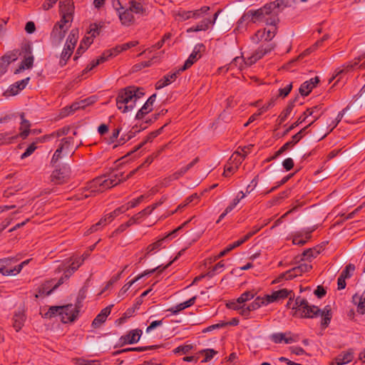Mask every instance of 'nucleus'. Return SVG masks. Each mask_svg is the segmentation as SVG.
Instances as JSON below:
<instances>
[{
    "label": "nucleus",
    "instance_id": "obj_1",
    "mask_svg": "<svg viewBox=\"0 0 365 365\" xmlns=\"http://www.w3.org/2000/svg\"><path fill=\"white\" fill-rule=\"evenodd\" d=\"M288 298L289 301L287 303V307L295 310L293 316H299L301 318H315L320 316L322 317L321 326L323 328L329 326L332 317L329 306H326L321 310L318 307L309 305L306 299L301 298L300 297H297L294 303H293L294 294Z\"/></svg>",
    "mask_w": 365,
    "mask_h": 365
},
{
    "label": "nucleus",
    "instance_id": "obj_2",
    "mask_svg": "<svg viewBox=\"0 0 365 365\" xmlns=\"http://www.w3.org/2000/svg\"><path fill=\"white\" fill-rule=\"evenodd\" d=\"M243 21H249L253 24L265 23L267 25L277 26L279 19L270 4L268 3L258 9H251L244 13L238 24H242Z\"/></svg>",
    "mask_w": 365,
    "mask_h": 365
},
{
    "label": "nucleus",
    "instance_id": "obj_3",
    "mask_svg": "<svg viewBox=\"0 0 365 365\" xmlns=\"http://www.w3.org/2000/svg\"><path fill=\"white\" fill-rule=\"evenodd\" d=\"M144 96L143 89L135 86H128L118 91L116 98V106L123 113L132 110L137 101Z\"/></svg>",
    "mask_w": 365,
    "mask_h": 365
},
{
    "label": "nucleus",
    "instance_id": "obj_4",
    "mask_svg": "<svg viewBox=\"0 0 365 365\" xmlns=\"http://www.w3.org/2000/svg\"><path fill=\"white\" fill-rule=\"evenodd\" d=\"M123 181L125 180H123V173L112 175L110 178H106L105 176L98 177L88 183L86 187L90 193L86 194L85 197H88L93 194L103 192Z\"/></svg>",
    "mask_w": 365,
    "mask_h": 365
},
{
    "label": "nucleus",
    "instance_id": "obj_5",
    "mask_svg": "<svg viewBox=\"0 0 365 365\" xmlns=\"http://www.w3.org/2000/svg\"><path fill=\"white\" fill-rule=\"evenodd\" d=\"M79 307L75 304H68L64 306L51 307L45 314L46 317L52 318L55 316H60L61 321L63 324L74 322L78 315Z\"/></svg>",
    "mask_w": 365,
    "mask_h": 365
},
{
    "label": "nucleus",
    "instance_id": "obj_6",
    "mask_svg": "<svg viewBox=\"0 0 365 365\" xmlns=\"http://www.w3.org/2000/svg\"><path fill=\"white\" fill-rule=\"evenodd\" d=\"M276 45L274 43L262 44L251 56L246 59H242L240 57H236L233 59V63H237L238 61H242L247 66H252L258 60L261 59L266 54L270 53L275 48Z\"/></svg>",
    "mask_w": 365,
    "mask_h": 365
},
{
    "label": "nucleus",
    "instance_id": "obj_7",
    "mask_svg": "<svg viewBox=\"0 0 365 365\" xmlns=\"http://www.w3.org/2000/svg\"><path fill=\"white\" fill-rule=\"evenodd\" d=\"M71 24L61 20L58 21L53 26L51 33V41L53 45L58 46L65 37L67 31L71 27Z\"/></svg>",
    "mask_w": 365,
    "mask_h": 365
},
{
    "label": "nucleus",
    "instance_id": "obj_8",
    "mask_svg": "<svg viewBox=\"0 0 365 365\" xmlns=\"http://www.w3.org/2000/svg\"><path fill=\"white\" fill-rule=\"evenodd\" d=\"M71 168L68 165L56 168L51 175V181L56 185L66 182L70 178Z\"/></svg>",
    "mask_w": 365,
    "mask_h": 365
},
{
    "label": "nucleus",
    "instance_id": "obj_9",
    "mask_svg": "<svg viewBox=\"0 0 365 365\" xmlns=\"http://www.w3.org/2000/svg\"><path fill=\"white\" fill-rule=\"evenodd\" d=\"M59 11L61 15V20L71 24L73 19L74 6L72 0H61L59 2Z\"/></svg>",
    "mask_w": 365,
    "mask_h": 365
},
{
    "label": "nucleus",
    "instance_id": "obj_10",
    "mask_svg": "<svg viewBox=\"0 0 365 365\" xmlns=\"http://www.w3.org/2000/svg\"><path fill=\"white\" fill-rule=\"evenodd\" d=\"M22 51L27 54L24 59L21 61L19 67L16 70L15 73H19L24 69L32 68L34 64V56L31 54V46L29 44H24L22 47Z\"/></svg>",
    "mask_w": 365,
    "mask_h": 365
},
{
    "label": "nucleus",
    "instance_id": "obj_11",
    "mask_svg": "<svg viewBox=\"0 0 365 365\" xmlns=\"http://www.w3.org/2000/svg\"><path fill=\"white\" fill-rule=\"evenodd\" d=\"M272 29H263V30H259L257 31L255 34L252 37V41L254 43H257L260 41H271L276 34L277 32V27L276 26H273Z\"/></svg>",
    "mask_w": 365,
    "mask_h": 365
},
{
    "label": "nucleus",
    "instance_id": "obj_12",
    "mask_svg": "<svg viewBox=\"0 0 365 365\" xmlns=\"http://www.w3.org/2000/svg\"><path fill=\"white\" fill-rule=\"evenodd\" d=\"M271 340L275 344H279L284 341L285 344H291L298 340L297 335L292 334L291 332L287 333H274L270 336Z\"/></svg>",
    "mask_w": 365,
    "mask_h": 365
},
{
    "label": "nucleus",
    "instance_id": "obj_13",
    "mask_svg": "<svg viewBox=\"0 0 365 365\" xmlns=\"http://www.w3.org/2000/svg\"><path fill=\"white\" fill-rule=\"evenodd\" d=\"M182 71H181L180 68L171 73L164 76L161 79L158 81V82L155 84V88L157 90L161 89L168 86L171 83L174 82L178 77V76L180 74V73Z\"/></svg>",
    "mask_w": 365,
    "mask_h": 365
},
{
    "label": "nucleus",
    "instance_id": "obj_14",
    "mask_svg": "<svg viewBox=\"0 0 365 365\" xmlns=\"http://www.w3.org/2000/svg\"><path fill=\"white\" fill-rule=\"evenodd\" d=\"M354 359V351L351 349L341 352L330 363V365H344L351 362Z\"/></svg>",
    "mask_w": 365,
    "mask_h": 365
},
{
    "label": "nucleus",
    "instance_id": "obj_15",
    "mask_svg": "<svg viewBox=\"0 0 365 365\" xmlns=\"http://www.w3.org/2000/svg\"><path fill=\"white\" fill-rule=\"evenodd\" d=\"M205 46L202 43L197 44L192 53L190 55L188 58L185 61L184 65L181 67V71H185L186 69L189 68L197 59H199L201 56L200 54V51L202 48H203Z\"/></svg>",
    "mask_w": 365,
    "mask_h": 365
},
{
    "label": "nucleus",
    "instance_id": "obj_16",
    "mask_svg": "<svg viewBox=\"0 0 365 365\" xmlns=\"http://www.w3.org/2000/svg\"><path fill=\"white\" fill-rule=\"evenodd\" d=\"M319 82V78L318 76H315L314 78L304 82L299 87V93L302 96H307L312 91V89L317 86Z\"/></svg>",
    "mask_w": 365,
    "mask_h": 365
},
{
    "label": "nucleus",
    "instance_id": "obj_17",
    "mask_svg": "<svg viewBox=\"0 0 365 365\" xmlns=\"http://www.w3.org/2000/svg\"><path fill=\"white\" fill-rule=\"evenodd\" d=\"M141 334L142 331L140 329H133L130 331L127 334L122 336L120 341L122 344H135L139 341Z\"/></svg>",
    "mask_w": 365,
    "mask_h": 365
},
{
    "label": "nucleus",
    "instance_id": "obj_18",
    "mask_svg": "<svg viewBox=\"0 0 365 365\" xmlns=\"http://www.w3.org/2000/svg\"><path fill=\"white\" fill-rule=\"evenodd\" d=\"M156 98V94L150 96L142 108L138 111L135 118L138 120L143 118V117L153 110V103Z\"/></svg>",
    "mask_w": 365,
    "mask_h": 365
},
{
    "label": "nucleus",
    "instance_id": "obj_19",
    "mask_svg": "<svg viewBox=\"0 0 365 365\" xmlns=\"http://www.w3.org/2000/svg\"><path fill=\"white\" fill-rule=\"evenodd\" d=\"M82 144L81 141L76 145V148L72 151L74 145V139L73 137H66L61 140L59 147L64 151L65 154H73L76 150Z\"/></svg>",
    "mask_w": 365,
    "mask_h": 365
},
{
    "label": "nucleus",
    "instance_id": "obj_20",
    "mask_svg": "<svg viewBox=\"0 0 365 365\" xmlns=\"http://www.w3.org/2000/svg\"><path fill=\"white\" fill-rule=\"evenodd\" d=\"M293 294L292 290L287 289H282L277 291L273 292L270 295L267 296V303H272L279 299L288 298L290 295Z\"/></svg>",
    "mask_w": 365,
    "mask_h": 365
},
{
    "label": "nucleus",
    "instance_id": "obj_21",
    "mask_svg": "<svg viewBox=\"0 0 365 365\" xmlns=\"http://www.w3.org/2000/svg\"><path fill=\"white\" fill-rule=\"evenodd\" d=\"M365 59V53H363L358 57L355 58L354 61L348 62L344 64L341 68H339L336 70V76L342 73H346L349 71L352 70L356 66H357L361 61Z\"/></svg>",
    "mask_w": 365,
    "mask_h": 365
},
{
    "label": "nucleus",
    "instance_id": "obj_22",
    "mask_svg": "<svg viewBox=\"0 0 365 365\" xmlns=\"http://www.w3.org/2000/svg\"><path fill=\"white\" fill-rule=\"evenodd\" d=\"M120 9L123 11H120L119 9H117L121 24L126 26L131 25L134 22V16L133 12L128 8L124 9L122 6H120Z\"/></svg>",
    "mask_w": 365,
    "mask_h": 365
},
{
    "label": "nucleus",
    "instance_id": "obj_23",
    "mask_svg": "<svg viewBox=\"0 0 365 365\" xmlns=\"http://www.w3.org/2000/svg\"><path fill=\"white\" fill-rule=\"evenodd\" d=\"M296 0H276L270 2V6L273 9L274 11L277 13V16L279 14L287 7H290L295 2Z\"/></svg>",
    "mask_w": 365,
    "mask_h": 365
},
{
    "label": "nucleus",
    "instance_id": "obj_24",
    "mask_svg": "<svg viewBox=\"0 0 365 365\" xmlns=\"http://www.w3.org/2000/svg\"><path fill=\"white\" fill-rule=\"evenodd\" d=\"M20 55L19 50H13L6 53L4 55L0 61H1L2 66H4V70H6V67L11 63L18 59V56Z\"/></svg>",
    "mask_w": 365,
    "mask_h": 365
},
{
    "label": "nucleus",
    "instance_id": "obj_25",
    "mask_svg": "<svg viewBox=\"0 0 365 365\" xmlns=\"http://www.w3.org/2000/svg\"><path fill=\"white\" fill-rule=\"evenodd\" d=\"M199 158H195L191 163L187 164L186 166L181 168L179 170L175 172L172 175L169 177L170 180H175L185 175L190 169H191L197 162Z\"/></svg>",
    "mask_w": 365,
    "mask_h": 365
},
{
    "label": "nucleus",
    "instance_id": "obj_26",
    "mask_svg": "<svg viewBox=\"0 0 365 365\" xmlns=\"http://www.w3.org/2000/svg\"><path fill=\"white\" fill-rule=\"evenodd\" d=\"M302 273L301 272L298 266H296L293 267L292 269L285 272L284 273L282 274L277 279L274 280L273 283L279 282L281 279H284L286 280H290L294 279V277L297 276L302 275Z\"/></svg>",
    "mask_w": 365,
    "mask_h": 365
},
{
    "label": "nucleus",
    "instance_id": "obj_27",
    "mask_svg": "<svg viewBox=\"0 0 365 365\" xmlns=\"http://www.w3.org/2000/svg\"><path fill=\"white\" fill-rule=\"evenodd\" d=\"M352 302L357 306V312L361 314H365V291L359 295L355 294L352 297Z\"/></svg>",
    "mask_w": 365,
    "mask_h": 365
},
{
    "label": "nucleus",
    "instance_id": "obj_28",
    "mask_svg": "<svg viewBox=\"0 0 365 365\" xmlns=\"http://www.w3.org/2000/svg\"><path fill=\"white\" fill-rule=\"evenodd\" d=\"M26 320L24 312L21 310L16 312L13 317V327L16 331L21 329Z\"/></svg>",
    "mask_w": 365,
    "mask_h": 365
},
{
    "label": "nucleus",
    "instance_id": "obj_29",
    "mask_svg": "<svg viewBox=\"0 0 365 365\" xmlns=\"http://www.w3.org/2000/svg\"><path fill=\"white\" fill-rule=\"evenodd\" d=\"M166 125H167V123L165 124L163 126H162L160 128L151 132L149 135H148L146 136L145 139L141 143H140L137 147H135V148L133 150L128 153V155H130V153H133L137 151L138 150L141 148L146 143L151 142L154 138H155L158 135H159L162 133L163 128Z\"/></svg>",
    "mask_w": 365,
    "mask_h": 365
},
{
    "label": "nucleus",
    "instance_id": "obj_30",
    "mask_svg": "<svg viewBox=\"0 0 365 365\" xmlns=\"http://www.w3.org/2000/svg\"><path fill=\"white\" fill-rule=\"evenodd\" d=\"M212 26L210 19H204L195 26L189 28L187 31L190 32H197V31H205Z\"/></svg>",
    "mask_w": 365,
    "mask_h": 365
},
{
    "label": "nucleus",
    "instance_id": "obj_31",
    "mask_svg": "<svg viewBox=\"0 0 365 365\" xmlns=\"http://www.w3.org/2000/svg\"><path fill=\"white\" fill-rule=\"evenodd\" d=\"M163 346L162 345H155V346H137V347H132V348H126L121 350H118L113 352V355H118L124 352H128V351H145L147 350H151L157 348H160Z\"/></svg>",
    "mask_w": 365,
    "mask_h": 365
},
{
    "label": "nucleus",
    "instance_id": "obj_32",
    "mask_svg": "<svg viewBox=\"0 0 365 365\" xmlns=\"http://www.w3.org/2000/svg\"><path fill=\"white\" fill-rule=\"evenodd\" d=\"M20 117L21 119L20 126V130H21V132L20 133L19 135L23 139H25L30 133L31 123L29 120L25 119V114L24 113H21L20 114Z\"/></svg>",
    "mask_w": 365,
    "mask_h": 365
},
{
    "label": "nucleus",
    "instance_id": "obj_33",
    "mask_svg": "<svg viewBox=\"0 0 365 365\" xmlns=\"http://www.w3.org/2000/svg\"><path fill=\"white\" fill-rule=\"evenodd\" d=\"M30 78H26L22 79L21 81L16 82L14 84L11 85L9 89V93L12 96H15L18 94L21 91H22L28 84Z\"/></svg>",
    "mask_w": 365,
    "mask_h": 365
},
{
    "label": "nucleus",
    "instance_id": "obj_34",
    "mask_svg": "<svg viewBox=\"0 0 365 365\" xmlns=\"http://www.w3.org/2000/svg\"><path fill=\"white\" fill-rule=\"evenodd\" d=\"M73 50L74 48L70 47L69 45H64L63 49L61 53V58L59 61V65L61 67L64 66L66 64L68 60L71 56Z\"/></svg>",
    "mask_w": 365,
    "mask_h": 365
},
{
    "label": "nucleus",
    "instance_id": "obj_35",
    "mask_svg": "<svg viewBox=\"0 0 365 365\" xmlns=\"http://www.w3.org/2000/svg\"><path fill=\"white\" fill-rule=\"evenodd\" d=\"M129 7L128 9L136 14H144L145 12V9L141 4V2L136 0H130L128 2Z\"/></svg>",
    "mask_w": 365,
    "mask_h": 365
},
{
    "label": "nucleus",
    "instance_id": "obj_36",
    "mask_svg": "<svg viewBox=\"0 0 365 365\" xmlns=\"http://www.w3.org/2000/svg\"><path fill=\"white\" fill-rule=\"evenodd\" d=\"M105 54H101L96 60H93L82 71L81 76H83L88 72L93 70L95 67L101 63H104L107 60L106 59Z\"/></svg>",
    "mask_w": 365,
    "mask_h": 365
},
{
    "label": "nucleus",
    "instance_id": "obj_37",
    "mask_svg": "<svg viewBox=\"0 0 365 365\" xmlns=\"http://www.w3.org/2000/svg\"><path fill=\"white\" fill-rule=\"evenodd\" d=\"M14 259L4 258L0 259V273L4 275H12L11 269H8L7 267L11 264Z\"/></svg>",
    "mask_w": 365,
    "mask_h": 365
},
{
    "label": "nucleus",
    "instance_id": "obj_38",
    "mask_svg": "<svg viewBox=\"0 0 365 365\" xmlns=\"http://www.w3.org/2000/svg\"><path fill=\"white\" fill-rule=\"evenodd\" d=\"M108 220L107 219V217L105 215L102 218H101V220L98 222H96V224L93 225L88 230L87 234H91V233H93V232H95L101 230V228H103L106 225L110 223V222L108 221Z\"/></svg>",
    "mask_w": 365,
    "mask_h": 365
},
{
    "label": "nucleus",
    "instance_id": "obj_39",
    "mask_svg": "<svg viewBox=\"0 0 365 365\" xmlns=\"http://www.w3.org/2000/svg\"><path fill=\"white\" fill-rule=\"evenodd\" d=\"M78 39V30L73 29L69 33L65 45H69L70 47L75 48L76 44Z\"/></svg>",
    "mask_w": 365,
    "mask_h": 365
},
{
    "label": "nucleus",
    "instance_id": "obj_40",
    "mask_svg": "<svg viewBox=\"0 0 365 365\" xmlns=\"http://www.w3.org/2000/svg\"><path fill=\"white\" fill-rule=\"evenodd\" d=\"M313 230H309V231L307 232L306 239L302 238V235L300 232H296L293 236V239H292L293 244L299 245V246L304 245L306 244V242H307V240L311 237L310 233Z\"/></svg>",
    "mask_w": 365,
    "mask_h": 365
},
{
    "label": "nucleus",
    "instance_id": "obj_41",
    "mask_svg": "<svg viewBox=\"0 0 365 365\" xmlns=\"http://www.w3.org/2000/svg\"><path fill=\"white\" fill-rule=\"evenodd\" d=\"M155 158V157L152 154L150 155H149L146 159L144 161L143 163H142L140 166H138L137 168L131 170L125 177H123V180H127L128 179L130 178L131 177H133L136 173L137 171L140 168H143L145 165H149L150 164L152 163V162L153 161V160Z\"/></svg>",
    "mask_w": 365,
    "mask_h": 365
},
{
    "label": "nucleus",
    "instance_id": "obj_42",
    "mask_svg": "<svg viewBox=\"0 0 365 365\" xmlns=\"http://www.w3.org/2000/svg\"><path fill=\"white\" fill-rule=\"evenodd\" d=\"M294 102H290L279 115V124L284 123L293 110Z\"/></svg>",
    "mask_w": 365,
    "mask_h": 365
},
{
    "label": "nucleus",
    "instance_id": "obj_43",
    "mask_svg": "<svg viewBox=\"0 0 365 365\" xmlns=\"http://www.w3.org/2000/svg\"><path fill=\"white\" fill-rule=\"evenodd\" d=\"M162 202H157V203H155L150 206H148L146 208H145L144 210H141L140 212H139L138 213H137L135 215V217H137V218L138 219V220H140L141 218L147 216V215H149L152 213V212L160 205H161Z\"/></svg>",
    "mask_w": 365,
    "mask_h": 365
},
{
    "label": "nucleus",
    "instance_id": "obj_44",
    "mask_svg": "<svg viewBox=\"0 0 365 365\" xmlns=\"http://www.w3.org/2000/svg\"><path fill=\"white\" fill-rule=\"evenodd\" d=\"M268 304L269 303H267V296L264 297H258L248 305V307L250 308L251 311H254L259 309L262 305H266Z\"/></svg>",
    "mask_w": 365,
    "mask_h": 365
},
{
    "label": "nucleus",
    "instance_id": "obj_45",
    "mask_svg": "<svg viewBox=\"0 0 365 365\" xmlns=\"http://www.w3.org/2000/svg\"><path fill=\"white\" fill-rule=\"evenodd\" d=\"M176 259H177V257H175L173 261L170 262L168 264H166L162 269H160L161 266H158L153 269L144 271L143 273L138 274L137 277H135V280L138 281L142 277H143L146 275L153 274L157 270H159V272H163L164 269H167L173 263V262L175 261Z\"/></svg>",
    "mask_w": 365,
    "mask_h": 365
},
{
    "label": "nucleus",
    "instance_id": "obj_46",
    "mask_svg": "<svg viewBox=\"0 0 365 365\" xmlns=\"http://www.w3.org/2000/svg\"><path fill=\"white\" fill-rule=\"evenodd\" d=\"M129 210V207H126L125 205H122L121 207L115 209L113 212L106 214V216L107 217L108 221H110V222L120 214H122L125 212V211Z\"/></svg>",
    "mask_w": 365,
    "mask_h": 365
},
{
    "label": "nucleus",
    "instance_id": "obj_47",
    "mask_svg": "<svg viewBox=\"0 0 365 365\" xmlns=\"http://www.w3.org/2000/svg\"><path fill=\"white\" fill-rule=\"evenodd\" d=\"M129 210V207H126L125 205H122L121 207L115 209L113 212L106 214V216L107 217L108 221H110V222L120 214H122L125 212V211Z\"/></svg>",
    "mask_w": 365,
    "mask_h": 365
},
{
    "label": "nucleus",
    "instance_id": "obj_48",
    "mask_svg": "<svg viewBox=\"0 0 365 365\" xmlns=\"http://www.w3.org/2000/svg\"><path fill=\"white\" fill-rule=\"evenodd\" d=\"M129 210V207H126L125 205H122L121 207L115 209L113 212L106 214V216L107 217L108 221H110V222L120 214H122L125 212V211Z\"/></svg>",
    "mask_w": 365,
    "mask_h": 365
},
{
    "label": "nucleus",
    "instance_id": "obj_49",
    "mask_svg": "<svg viewBox=\"0 0 365 365\" xmlns=\"http://www.w3.org/2000/svg\"><path fill=\"white\" fill-rule=\"evenodd\" d=\"M129 210V207H126L125 205H122L121 207L115 209L113 212L106 214V216L107 217L108 221H110V222L120 214H122L125 212V211Z\"/></svg>",
    "mask_w": 365,
    "mask_h": 365
},
{
    "label": "nucleus",
    "instance_id": "obj_50",
    "mask_svg": "<svg viewBox=\"0 0 365 365\" xmlns=\"http://www.w3.org/2000/svg\"><path fill=\"white\" fill-rule=\"evenodd\" d=\"M164 240L165 238H163L148 245L146 248L145 255H150L159 250L162 247Z\"/></svg>",
    "mask_w": 365,
    "mask_h": 365
},
{
    "label": "nucleus",
    "instance_id": "obj_51",
    "mask_svg": "<svg viewBox=\"0 0 365 365\" xmlns=\"http://www.w3.org/2000/svg\"><path fill=\"white\" fill-rule=\"evenodd\" d=\"M17 138L18 135L11 136L10 133H0V145L11 144Z\"/></svg>",
    "mask_w": 365,
    "mask_h": 365
},
{
    "label": "nucleus",
    "instance_id": "obj_52",
    "mask_svg": "<svg viewBox=\"0 0 365 365\" xmlns=\"http://www.w3.org/2000/svg\"><path fill=\"white\" fill-rule=\"evenodd\" d=\"M319 254V250L317 248H310L304 250L302 253V260H307L311 258H315Z\"/></svg>",
    "mask_w": 365,
    "mask_h": 365
},
{
    "label": "nucleus",
    "instance_id": "obj_53",
    "mask_svg": "<svg viewBox=\"0 0 365 365\" xmlns=\"http://www.w3.org/2000/svg\"><path fill=\"white\" fill-rule=\"evenodd\" d=\"M210 10V7L208 6H202L199 9H196L194 11H190L191 12V18L192 19H200L205 14H206Z\"/></svg>",
    "mask_w": 365,
    "mask_h": 365
},
{
    "label": "nucleus",
    "instance_id": "obj_54",
    "mask_svg": "<svg viewBox=\"0 0 365 365\" xmlns=\"http://www.w3.org/2000/svg\"><path fill=\"white\" fill-rule=\"evenodd\" d=\"M73 361L76 365H101L98 360H88L84 358H76Z\"/></svg>",
    "mask_w": 365,
    "mask_h": 365
},
{
    "label": "nucleus",
    "instance_id": "obj_55",
    "mask_svg": "<svg viewBox=\"0 0 365 365\" xmlns=\"http://www.w3.org/2000/svg\"><path fill=\"white\" fill-rule=\"evenodd\" d=\"M256 295V292L252 291H246L242 293L237 299L238 302H242L243 304L247 301L252 299Z\"/></svg>",
    "mask_w": 365,
    "mask_h": 365
},
{
    "label": "nucleus",
    "instance_id": "obj_56",
    "mask_svg": "<svg viewBox=\"0 0 365 365\" xmlns=\"http://www.w3.org/2000/svg\"><path fill=\"white\" fill-rule=\"evenodd\" d=\"M355 270V266L353 264H347L344 269L340 274V277H342L344 279H349L351 277L352 272Z\"/></svg>",
    "mask_w": 365,
    "mask_h": 365
},
{
    "label": "nucleus",
    "instance_id": "obj_57",
    "mask_svg": "<svg viewBox=\"0 0 365 365\" xmlns=\"http://www.w3.org/2000/svg\"><path fill=\"white\" fill-rule=\"evenodd\" d=\"M245 197V194L242 191H240L233 201L226 207L227 212H231Z\"/></svg>",
    "mask_w": 365,
    "mask_h": 365
},
{
    "label": "nucleus",
    "instance_id": "obj_58",
    "mask_svg": "<svg viewBox=\"0 0 365 365\" xmlns=\"http://www.w3.org/2000/svg\"><path fill=\"white\" fill-rule=\"evenodd\" d=\"M66 155L67 154H65L64 151L61 149V148L58 146L53 155V157L51 160V164L54 165L60 159H61L63 156Z\"/></svg>",
    "mask_w": 365,
    "mask_h": 365
},
{
    "label": "nucleus",
    "instance_id": "obj_59",
    "mask_svg": "<svg viewBox=\"0 0 365 365\" xmlns=\"http://www.w3.org/2000/svg\"><path fill=\"white\" fill-rule=\"evenodd\" d=\"M243 160V156L239 150L235 152L230 158V161L232 162L235 165H237L238 168Z\"/></svg>",
    "mask_w": 365,
    "mask_h": 365
},
{
    "label": "nucleus",
    "instance_id": "obj_60",
    "mask_svg": "<svg viewBox=\"0 0 365 365\" xmlns=\"http://www.w3.org/2000/svg\"><path fill=\"white\" fill-rule=\"evenodd\" d=\"M267 225V223H262L261 225H255L252 230L248 232L244 237L247 241L251 238L253 235L257 234L262 228H263L264 226Z\"/></svg>",
    "mask_w": 365,
    "mask_h": 365
},
{
    "label": "nucleus",
    "instance_id": "obj_61",
    "mask_svg": "<svg viewBox=\"0 0 365 365\" xmlns=\"http://www.w3.org/2000/svg\"><path fill=\"white\" fill-rule=\"evenodd\" d=\"M138 43L139 42L138 41H129L121 45H118L117 49H118V51H124L132 47L136 46L137 45H138Z\"/></svg>",
    "mask_w": 365,
    "mask_h": 365
},
{
    "label": "nucleus",
    "instance_id": "obj_62",
    "mask_svg": "<svg viewBox=\"0 0 365 365\" xmlns=\"http://www.w3.org/2000/svg\"><path fill=\"white\" fill-rule=\"evenodd\" d=\"M321 109V107L319 106H317L314 107H312L311 108H307L300 116L299 118L302 119H304V122L307 120V118L309 116H312L314 115V113H315L316 110Z\"/></svg>",
    "mask_w": 365,
    "mask_h": 365
},
{
    "label": "nucleus",
    "instance_id": "obj_63",
    "mask_svg": "<svg viewBox=\"0 0 365 365\" xmlns=\"http://www.w3.org/2000/svg\"><path fill=\"white\" fill-rule=\"evenodd\" d=\"M292 89V83L287 84L284 88L279 89L278 97L284 98L287 97Z\"/></svg>",
    "mask_w": 365,
    "mask_h": 365
},
{
    "label": "nucleus",
    "instance_id": "obj_64",
    "mask_svg": "<svg viewBox=\"0 0 365 365\" xmlns=\"http://www.w3.org/2000/svg\"><path fill=\"white\" fill-rule=\"evenodd\" d=\"M202 352L205 354V359L202 361V362H207L210 361L217 353L216 351L212 349L203 350Z\"/></svg>",
    "mask_w": 365,
    "mask_h": 365
}]
</instances>
